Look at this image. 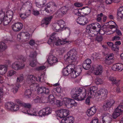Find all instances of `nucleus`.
<instances>
[{"mask_svg":"<svg viewBox=\"0 0 123 123\" xmlns=\"http://www.w3.org/2000/svg\"><path fill=\"white\" fill-rule=\"evenodd\" d=\"M53 29L55 31H58L61 28L57 22L55 23L53 25Z\"/></svg>","mask_w":123,"mask_h":123,"instance_id":"nucleus-35","label":"nucleus"},{"mask_svg":"<svg viewBox=\"0 0 123 123\" xmlns=\"http://www.w3.org/2000/svg\"><path fill=\"white\" fill-rule=\"evenodd\" d=\"M92 56L93 59L95 60H98L99 59L100 57L98 54L96 53L93 54Z\"/></svg>","mask_w":123,"mask_h":123,"instance_id":"nucleus-60","label":"nucleus"},{"mask_svg":"<svg viewBox=\"0 0 123 123\" xmlns=\"http://www.w3.org/2000/svg\"><path fill=\"white\" fill-rule=\"evenodd\" d=\"M16 73V72L13 70H11L8 71L7 73V76L11 77L15 74Z\"/></svg>","mask_w":123,"mask_h":123,"instance_id":"nucleus-32","label":"nucleus"},{"mask_svg":"<svg viewBox=\"0 0 123 123\" xmlns=\"http://www.w3.org/2000/svg\"><path fill=\"white\" fill-rule=\"evenodd\" d=\"M62 112H63L62 114L63 115V117H67L69 113L68 110L67 109H62Z\"/></svg>","mask_w":123,"mask_h":123,"instance_id":"nucleus-38","label":"nucleus"},{"mask_svg":"<svg viewBox=\"0 0 123 123\" xmlns=\"http://www.w3.org/2000/svg\"><path fill=\"white\" fill-rule=\"evenodd\" d=\"M20 85L18 84V85L14 86L12 88V91L14 93H15L18 92V88L20 87Z\"/></svg>","mask_w":123,"mask_h":123,"instance_id":"nucleus-47","label":"nucleus"},{"mask_svg":"<svg viewBox=\"0 0 123 123\" xmlns=\"http://www.w3.org/2000/svg\"><path fill=\"white\" fill-rule=\"evenodd\" d=\"M72 65H70L68 67V70H70V76L72 78H75L79 75L80 74L77 73L76 71L72 68Z\"/></svg>","mask_w":123,"mask_h":123,"instance_id":"nucleus-10","label":"nucleus"},{"mask_svg":"<svg viewBox=\"0 0 123 123\" xmlns=\"http://www.w3.org/2000/svg\"><path fill=\"white\" fill-rule=\"evenodd\" d=\"M74 121V118L72 116H70L65 119H62L61 123H73Z\"/></svg>","mask_w":123,"mask_h":123,"instance_id":"nucleus-18","label":"nucleus"},{"mask_svg":"<svg viewBox=\"0 0 123 123\" xmlns=\"http://www.w3.org/2000/svg\"><path fill=\"white\" fill-rule=\"evenodd\" d=\"M54 104L56 105L58 107H60L62 106V103L59 100H55Z\"/></svg>","mask_w":123,"mask_h":123,"instance_id":"nucleus-51","label":"nucleus"},{"mask_svg":"<svg viewBox=\"0 0 123 123\" xmlns=\"http://www.w3.org/2000/svg\"><path fill=\"white\" fill-rule=\"evenodd\" d=\"M28 0H21V1L25 5H26L27 6L29 7L30 8H31L32 6L31 3L28 1Z\"/></svg>","mask_w":123,"mask_h":123,"instance_id":"nucleus-34","label":"nucleus"},{"mask_svg":"<svg viewBox=\"0 0 123 123\" xmlns=\"http://www.w3.org/2000/svg\"><path fill=\"white\" fill-rule=\"evenodd\" d=\"M55 14L58 17H62L63 14L60 9L56 12Z\"/></svg>","mask_w":123,"mask_h":123,"instance_id":"nucleus-50","label":"nucleus"},{"mask_svg":"<svg viewBox=\"0 0 123 123\" xmlns=\"http://www.w3.org/2000/svg\"><path fill=\"white\" fill-rule=\"evenodd\" d=\"M76 21L78 24L83 26L86 25L88 22L87 18L84 16L79 17L76 19Z\"/></svg>","mask_w":123,"mask_h":123,"instance_id":"nucleus-7","label":"nucleus"},{"mask_svg":"<svg viewBox=\"0 0 123 123\" xmlns=\"http://www.w3.org/2000/svg\"><path fill=\"white\" fill-rule=\"evenodd\" d=\"M62 112V109L59 110L57 112V115L59 117L61 118L63 117V115L62 114L63 112Z\"/></svg>","mask_w":123,"mask_h":123,"instance_id":"nucleus-54","label":"nucleus"},{"mask_svg":"<svg viewBox=\"0 0 123 123\" xmlns=\"http://www.w3.org/2000/svg\"><path fill=\"white\" fill-rule=\"evenodd\" d=\"M43 93L48 94L49 93V90L48 88L43 87Z\"/></svg>","mask_w":123,"mask_h":123,"instance_id":"nucleus-53","label":"nucleus"},{"mask_svg":"<svg viewBox=\"0 0 123 123\" xmlns=\"http://www.w3.org/2000/svg\"><path fill=\"white\" fill-rule=\"evenodd\" d=\"M37 53L36 51L31 52L30 53L29 56L31 60H36V56L37 55Z\"/></svg>","mask_w":123,"mask_h":123,"instance_id":"nucleus-28","label":"nucleus"},{"mask_svg":"<svg viewBox=\"0 0 123 123\" xmlns=\"http://www.w3.org/2000/svg\"><path fill=\"white\" fill-rule=\"evenodd\" d=\"M23 25L20 22H18L13 24L12 25V30L15 31H18L21 30L23 28Z\"/></svg>","mask_w":123,"mask_h":123,"instance_id":"nucleus-9","label":"nucleus"},{"mask_svg":"<svg viewBox=\"0 0 123 123\" xmlns=\"http://www.w3.org/2000/svg\"><path fill=\"white\" fill-rule=\"evenodd\" d=\"M6 16L8 17L9 19H12L13 15V12L11 10H9L7 12Z\"/></svg>","mask_w":123,"mask_h":123,"instance_id":"nucleus-49","label":"nucleus"},{"mask_svg":"<svg viewBox=\"0 0 123 123\" xmlns=\"http://www.w3.org/2000/svg\"><path fill=\"white\" fill-rule=\"evenodd\" d=\"M57 22L61 29L63 28L65 25V22L62 20H60L58 21Z\"/></svg>","mask_w":123,"mask_h":123,"instance_id":"nucleus-43","label":"nucleus"},{"mask_svg":"<svg viewBox=\"0 0 123 123\" xmlns=\"http://www.w3.org/2000/svg\"><path fill=\"white\" fill-rule=\"evenodd\" d=\"M96 111V108L94 107H92L87 111V115L89 117L93 115Z\"/></svg>","mask_w":123,"mask_h":123,"instance_id":"nucleus-23","label":"nucleus"},{"mask_svg":"<svg viewBox=\"0 0 123 123\" xmlns=\"http://www.w3.org/2000/svg\"><path fill=\"white\" fill-rule=\"evenodd\" d=\"M46 1L45 0L43 1L42 4H40L38 2L36 3V6L40 8H42L44 7L45 5Z\"/></svg>","mask_w":123,"mask_h":123,"instance_id":"nucleus-40","label":"nucleus"},{"mask_svg":"<svg viewBox=\"0 0 123 123\" xmlns=\"http://www.w3.org/2000/svg\"><path fill=\"white\" fill-rule=\"evenodd\" d=\"M7 48V46L4 42H0V52L4 51Z\"/></svg>","mask_w":123,"mask_h":123,"instance_id":"nucleus-26","label":"nucleus"},{"mask_svg":"<svg viewBox=\"0 0 123 123\" xmlns=\"http://www.w3.org/2000/svg\"><path fill=\"white\" fill-rule=\"evenodd\" d=\"M33 112L32 113L31 112V110H27L26 112H23V113L25 114H27L29 115L33 116L36 115L37 111L35 110H33Z\"/></svg>","mask_w":123,"mask_h":123,"instance_id":"nucleus-33","label":"nucleus"},{"mask_svg":"<svg viewBox=\"0 0 123 123\" xmlns=\"http://www.w3.org/2000/svg\"><path fill=\"white\" fill-rule=\"evenodd\" d=\"M32 93L31 91L29 89L26 90L24 93V96L27 98H29L31 97V95Z\"/></svg>","mask_w":123,"mask_h":123,"instance_id":"nucleus-29","label":"nucleus"},{"mask_svg":"<svg viewBox=\"0 0 123 123\" xmlns=\"http://www.w3.org/2000/svg\"><path fill=\"white\" fill-rule=\"evenodd\" d=\"M109 114L105 113L102 116V121L103 123H110L111 120V118L109 117Z\"/></svg>","mask_w":123,"mask_h":123,"instance_id":"nucleus-16","label":"nucleus"},{"mask_svg":"<svg viewBox=\"0 0 123 123\" xmlns=\"http://www.w3.org/2000/svg\"><path fill=\"white\" fill-rule=\"evenodd\" d=\"M113 53H111L107 55L106 57L105 62L109 65L111 64V61L113 58Z\"/></svg>","mask_w":123,"mask_h":123,"instance_id":"nucleus-22","label":"nucleus"},{"mask_svg":"<svg viewBox=\"0 0 123 123\" xmlns=\"http://www.w3.org/2000/svg\"><path fill=\"white\" fill-rule=\"evenodd\" d=\"M7 65H0V74H5L7 70Z\"/></svg>","mask_w":123,"mask_h":123,"instance_id":"nucleus-21","label":"nucleus"},{"mask_svg":"<svg viewBox=\"0 0 123 123\" xmlns=\"http://www.w3.org/2000/svg\"><path fill=\"white\" fill-rule=\"evenodd\" d=\"M49 102L51 104H54L55 101L54 97L52 95H50L48 98Z\"/></svg>","mask_w":123,"mask_h":123,"instance_id":"nucleus-36","label":"nucleus"},{"mask_svg":"<svg viewBox=\"0 0 123 123\" xmlns=\"http://www.w3.org/2000/svg\"><path fill=\"white\" fill-rule=\"evenodd\" d=\"M18 61L15 62L13 63L12 65V68L16 70H18Z\"/></svg>","mask_w":123,"mask_h":123,"instance_id":"nucleus-41","label":"nucleus"},{"mask_svg":"<svg viewBox=\"0 0 123 123\" xmlns=\"http://www.w3.org/2000/svg\"><path fill=\"white\" fill-rule=\"evenodd\" d=\"M44 77L43 74H41L40 77L37 78L35 76L29 74L27 76L26 83L30 85L31 88H33L31 90H35L38 86V84L36 83V81L42 82L44 80Z\"/></svg>","mask_w":123,"mask_h":123,"instance_id":"nucleus-2","label":"nucleus"},{"mask_svg":"<svg viewBox=\"0 0 123 123\" xmlns=\"http://www.w3.org/2000/svg\"><path fill=\"white\" fill-rule=\"evenodd\" d=\"M30 62V65L32 67H34L36 64V60H31Z\"/></svg>","mask_w":123,"mask_h":123,"instance_id":"nucleus-48","label":"nucleus"},{"mask_svg":"<svg viewBox=\"0 0 123 123\" xmlns=\"http://www.w3.org/2000/svg\"><path fill=\"white\" fill-rule=\"evenodd\" d=\"M102 27L101 29V26L98 23L92 24L88 25L86 27V31L90 36L93 37L96 35L99 32L102 35H104L106 31Z\"/></svg>","mask_w":123,"mask_h":123,"instance_id":"nucleus-1","label":"nucleus"},{"mask_svg":"<svg viewBox=\"0 0 123 123\" xmlns=\"http://www.w3.org/2000/svg\"><path fill=\"white\" fill-rule=\"evenodd\" d=\"M95 83L98 85L102 84L103 83V81L101 78H98L96 79L95 80Z\"/></svg>","mask_w":123,"mask_h":123,"instance_id":"nucleus-45","label":"nucleus"},{"mask_svg":"<svg viewBox=\"0 0 123 123\" xmlns=\"http://www.w3.org/2000/svg\"><path fill=\"white\" fill-rule=\"evenodd\" d=\"M98 88L96 86H92L89 88L88 89V94L91 97L94 95V94L96 93Z\"/></svg>","mask_w":123,"mask_h":123,"instance_id":"nucleus-13","label":"nucleus"},{"mask_svg":"<svg viewBox=\"0 0 123 123\" xmlns=\"http://www.w3.org/2000/svg\"><path fill=\"white\" fill-rule=\"evenodd\" d=\"M115 103V101L114 100H110L107 101L105 105H103V107L105 110H107L112 106Z\"/></svg>","mask_w":123,"mask_h":123,"instance_id":"nucleus-12","label":"nucleus"},{"mask_svg":"<svg viewBox=\"0 0 123 123\" xmlns=\"http://www.w3.org/2000/svg\"><path fill=\"white\" fill-rule=\"evenodd\" d=\"M123 64L118 63L113 65L112 67V69L114 71H121L123 69Z\"/></svg>","mask_w":123,"mask_h":123,"instance_id":"nucleus-17","label":"nucleus"},{"mask_svg":"<svg viewBox=\"0 0 123 123\" xmlns=\"http://www.w3.org/2000/svg\"><path fill=\"white\" fill-rule=\"evenodd\" d=\"M12 109H13L15 111H17L19 109V106L18 105L14 104V105L12 106Z\"/></svg>","mask_w":123,"mask_h":123,"instance_id":"nucleus-56","label":"nucleus"},{"mask_svg":"<svg viewBox=\"0 0 123 123\" xmlns=\"http://www.w3.org/2000/svg\"><path fill=\"white\" fill-rule=\"evenodd\" d=\"M123 109V106L122 105H119L115 109L113 115V118L115 119L121 114Z\"/></svg>","mask_w":123,"mask_h":123,"instance_id":"nucleus-6","label":"nucleus"},{"mask_svg":"<svg viewBox=\"0 0 123 123\" xmlns=\"http://www.w3.org/2000/svg\"><path fill=\"white\" fill-rule=\"evenodd\" d=\"M70 105L69 106V107L72 106L74 105H75L76 103L75 101L74 100L70 99Z\"/></svg>","mask_w":123,"mask_h":123,"instance_id":"nucleus-64","label":"nucleus"},{"mask_svg":"<svg viewBox=\"0 0 123 123\" xmlns=\"http://www.w3.org/2000/svg\"><path fill=\"white\" fill-rule=\"evenodd\" d=\"M70 99L66 98H64L62 101V103L64 104L68 108H69V106L70 105Z\"/></svg>","mask_w":123,"mask_h":123,"instance_id":"nucleus-25","label":"nucleus"},{"mask_svg":"<svg viewBox=\"0 0 123 123\" xmlns=\"http://www.w3.org/2000/svg\"><path fill=\"white\" fill-rule=\"evenodd\" d=\"M43 110L45 115H48L50 114L51 112V111L50 108L49 107H46L43 109Z\"/></svg>","mask_w":123,"mask_h":123,"instance_id":"nucleus-37","label":"nucleus"},{"mask_svg":"<svg viewBox=\"0 0 123 123\" xmlns=\"http://www.w3.org/2000/svg\"><path fill=\"white\" fill-rule=\"evenodd\" d=\"M104 29H105L106 30L105 32V33L107 35H110L112 33V32L109 30V28L106 27H105V28L104 27Z\"/></svg>","mask_w":123,"mask_h":123,"instance_id":"nucleus-57","label":"nucleus"},{"mask_svg":"<svg viewBox=\"0 0 123 123\" xmlns=\"http://www.w3.org/2000/svg\"><path fill=\"white\" fill-rule=\"evenodd\" d=\"M82 66L84 69L86 70L89 69L91 67L90 65H88L85 64H83Z\"/></svg>","mask_w":123,"mask_h":123,"instance_id":"nucleus-55","label":"nucleus"},{"mask_svg":"<svg viewBox=\"0 0 123 123\" xmlns=\"http://www.w3.org/2000/svg\"><path fill=\"white\" fill-rule=\"evenodd\" d=\"M91 63V60L90 59H87L84 61L83 64H86L88 65H90Z\"/></svg>","mask_w":123,"mask_h":123,"instance_id":"nucleus-63","label":"nucleus"},{"mask_svg":"<svg viewBox=\"0 0 123 123\" xmlns=\"http://www.w3.org/2000/svg\"><path fill=\"white\" fill-rule=\"evenodd\" d=\"M56 6L54 2H51L47 4V7L48 8H50L51 6Z\"/></svg>","mask_w":123,"mask_h":123,"instance_id":"nucleus-59","label":"nucleus"},{"mask_svg":"<svg viewBox=\"0 0 123 123\" xmlns=\"http://www.w3.org/2000/svg\"><path fill=\"white\" fill-rule=\"evenodd\" d=\"M114 51H117L118 50V48L117 46L115 44H113V45L111 48Z\"/></svg>","mask_w":123,"mask_h":123,"instance_id":"nucleus-61","label":"nucleus"},{"mask_svg":"<svg viewBox=\"0 0 123 123\" xmlns=\"http://www.w3.org/2000/svg\"><path fill=\"white\" fill-rule=\"evenodd\" d=\"M3 91L2 88H0V103L2 102L3 98Z\"/></svg>","mask_w":123,"mask_h":123,"instance_id":"nucleus-52","label":"nucleus"},{"mask_svg":"<svg viewBox=\"0 0 123 123\" xmlns=\"http://www.w3.org/2000/svg\"><path fill=\"white\" fill-rule=\"evenodd\" d=\"M14 103L12 102H8L5 104V106L6 108L9 110L12 109Z\"/></svg>","mask_w":123,"mask_h":123,"instance_id":"nucleus-31","label":"nucleus"},{"mask_svg":"<svg viewBox=\"0 0 123 123\" xmlns=\"http://www.w3.org/2000/svg\"><path fill=\"white\" fill-rule=\"evenodd\" d=\"M53 18L52 16L44 18L42 21L41 25L42 26H44V25H47L49 24L51 21V19Z\"/></svg>","mask_w":123,"mask_h":123,"instance_id":"nucleus-19","label":"nucleus"},{"mask_svg":"<svg viewBox=\"0 0 123 123\" xmlns=\"http://www.w3.org/2000/svg\"><path fill=\"white\" fill-rule=\"evenodd\" d=\"M60 9L63 14H66L68 10V8L66 6H63Z\"/></svg>","mask_w":123,"mask_h":123,"instance_id":"nucleus-44","label":"nucleus"},{"mask_svg":"<svg viewBox=\"0 0 123 123\" xmlns=\"http://www.w3.org/2000/svg\"><path fill=\"white\" fill-rule=\"evenodd\" d=\"M24 79V75L23 74H20L19 77L17 78L16 81L17 82H21Z\"/></svg>","mask_w":123,"mask_h":123,"instance_id":"nucleus-42","label":"nucleus"},{"mask_svg":"<svg viewBox=\"0 0 123 123\" xmlns=\"http://www.w3.org/2000/svg\"><path fill=\"white\" fill-rule=\"evenodd\" d=\"M68 66L67 68H64L62 71L63 75L64 76H66L68 75L70 73V70H68Z\"/></svg>","mask_w":123,"mask_h":123,"instance_id":"nucleus-30","label":"nucleus"},{"mask_svg":"<svg viewBox=\"0 0 123 123\" xmlns=\"http://www.w3.org/2000/svg\"><path fill=\"white\" fill-rule=\"evenodd\" d=\"M5 12H3L2 9L0 10V24L2 23L4 20Z\"/></svg>","mask_w":123,"mask_h":123,"instance_id":"nucleus-39","label":"nucleus"},{"mask_svg":"<svg viewBox=\"0 0 123 123\" xmlns=\"http://www.w3.org/2000/svg\"><path fill=\"white\" fill-rule=\"evenodd\" d=\"M91 70L95 75H98L101 74L102 72V66H101L97 65L94 67H92Z\"/></svg>","mask_w":123,"mask_h":123,"instance_id":"nucleus-8","label":"nucleus"},{"mask_svg":"<svg viewBox=\"0 0 123 123\" xmlns=\"http://www.w3.org/2000/svg\"><path fill=\"white\" fill-rule=\"evenodd\" d=\"M3 19L4 20H3V22L4 25H6L9 24L11 21L12 19H9L8 17L6 15V17H5V16H4Z\"/></svg>","mask_w":123,"mask_h":123,"instance_id":"nucleus-27","label":"nucleus"},{"mask_svg":"<svg viewBox=\"0 0 123 123\" xmlns=\"http://www.w3.org/2000/svg\"><path fill=\"white\" fill-rule=\"evenodd\" d=\"M48 61L50 65H52L57 62L58 61L57 58L55 56L51 55L49 56L48 59Z\"/></svg>","mask_w":123,"mask_h":123,"instance_id":"nucleus-11","label":"nucleus"},{"mask_svg":"<svg viewBox=\"0 0 123 123\" xmlns=\"http://www.w3.org/2000/svg\"><path fill=\"white\" fill-rule=\"evenodd\" d=\"M123 6H121L118 9L117 16L118 18H123Z\"/></svg>","mask_w":123,"mask_h":123,"instance_id":"nucleus-24","label":"nucleus"},{"mask_svg":"<svg viewBox=\"0 0 123 123\" xmlns=\"http://www.w3.org/2000/svg\"><path fill=\"white\" fill-rule=\"evenodd\" d=\"M77 52L74 49L71 50L69 51L67 54L65 55L64 60L69 63H71L76 60L77 58Z\"/></svg>","mask_w":123,"mask_h":123,"instance_id":"nucleus-4","label":"nucleus"},{"mask_svg":"<svg viewBox=\"0 0 123 123\" xmlns=\"http://www.w3.org/2000/svg\"><path fill=\"white\" fill-rule=\"evenodd\" d=\"M38 114L39 116L41 117L45 115L44 111L43 110V109L42 110L38 112Z\"/></svg>","mask_w":123,"mask_h":123,"instance_id":"nucleus-62","label":"nucleus"},{"mask_svg":"<svg viewBox=\"0 0 123 123\" xmlns=\"http://www.w3.org/2000/svg\"><path fill=\"white\" fill-rule=\"evenodd\" d=\"M81 10L80 9H74V14L78 16L81 15Z\"/></svg>","mask_w":123,"mask_h":123,"instance_id":"nucleus-46","label":"nucleus"},{"mask_svg":"<svg viewBox=\"0 0 123 123\" xmlns=\"http://www.w3.org/2000/svg\"><path fill=\"white\" fill-rule=\"evenodd\" d=\"M53 42L54 44L57 46L63 45L64 43V42L62 41L61 39H59L57 34L55 33H53L51 34L47 43L50 45L52 44Z\"/></svg>","mask_w":123,"mask_h":123,"instance_id":"nucleus-5","label":"nucleus"},{"mask_svg":"<svg viewBox=\"0 0 123 123\" xmlns=\"http://www.w3.org/2000/svg\"><path fill=\"white\" fill-rule=\"evenodd\" d=\"M108 93V91L105 89H101L99 90L97 92L96 94L98 95H101L103 97V98L104 99Z\"/></svg>","mask_w":123,"mask_h":123,"instance_id":"nucleus-15","label":"nucleus"},{"mask_svg":"<svg viewBox=\"0 0 123 123\" xmlns=\"http://www.w3.org/2000/svg\"><path fill=\"white\" fill-rule=\"evenodd\" d=\"M18 59H20L21 61H23L22 62L18 61V70L22 69H23L25 67V64L24 63V62L25 61L26 58L25 57L21 56L20 58Z\"/></svg>","mask_w":123,"mask_h":123,"instance_id":"nucleus-14","label":"nucleus"},{"mask_svg":"<svg viewBox=\"0 0 123 123\" xmlns=\"http://www.w3.org/2000/svg\"><path fill=\"white\" fill-rule=\"evenodd\" d=\"M62 92L61 89L59 87L53 89L52 91V93L53 94L59 97L61 95L60 93Z\"/></svg>","mask_w":123,"mask_h":123,"instance_id":"nucleus-20","label":"nucleus"},{"mask_svg":"<svg viewBox=\"0 0 123 123\" xmlns=\"http://www.w3.org/2000/svg\"><path fill=\"white\" fill-rule=\"evenodd\" d=\"M22 5L19 3H16L15 4V9H21Z\"/></svg>","mask_w":123,"mask_h":123,"instance_id":"nucleus-58","label":"nucleus"},{"mask_svg":"<svg viewBox=\"0 0 123 123\" xmlns=\"http://www.w3.org/2000/svg\"><path fill=\"white\" fill-rule=\"evenodd\" d=\"M86 90H83L78 88H73L72 90L70 93L72 97L78 100L81 101L84 99L86 95Z\"/></svg>","mask_w":123,"mask_h":123,"instance_id":"nucleus-3","label":"nucleus"}]
</instances>
